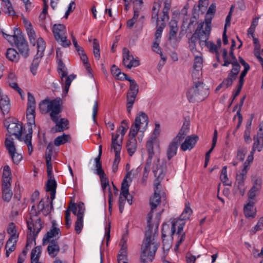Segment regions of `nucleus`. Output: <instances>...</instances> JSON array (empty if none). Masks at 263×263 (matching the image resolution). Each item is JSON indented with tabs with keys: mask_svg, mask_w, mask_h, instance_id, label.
I'll list each match as a JSON object with an SVG mask.
<instances>
[{
	"mask_svg": "<svg viewBox=\"0 0 263 263\" xmlns=\"http://www.w3.org/2000/svg\"><path fill=\"white\" fill-rule=\"evenodd\" d=\"M187 133L185 129H184V127L181 128L177 135L174 139L181 142L184 139Z\"/></svg>",
	"mask_w": 263,
	"mask_h": 263,
	"instance_id": "nucleus-55",
	"label": "nucleus"
},
{
	"mask_svg": "<svg viewBox=\"0 0 263 263\" xmlns=\"http://www.w3.org/2000/svg\"><path fill=\"white\" fill-rule=\"evenodd\" d=\"M123 141V136L119 139V132L117 131V133L115 135L114 133L111 134V149L121 151L122 148V144Z\"/></svg>",
	"mask_w": 263,
	"mask_h": 263,
	"instance_id": "nucleus-18",
	"label": "nucleus"
},
{
	"mask_svg": "<svg viewBox=\"0 0 263 263\" xmlns=\"http://www.w3.org/2000/svg\"><path fill=\"white\" fill-rule=\"evenodd\" d=\"M76 78V76L74 74H70L68 76L66 75L64 76V81H62L63 84H65V88L64 91L66 93H67L69 90V86L71 84V83L73 80H74Z\"/></svg>",
	"mask_w": 263,
	"mask_h": 263,
	"instance_id": "nucleus-40",
	"label": "nucleus"
},
{
	"mask_svg": "<svg viewBox=\"0 0 263 263\" xmlns=\"http://www.w3.org/2000/svg\"><path fill=\"white\" fill-rule=\"evenodd\" d=\"M128 81L130 83V86L129 90L127 93L137 96L139 92V86L138 84L134 79H131L130 80H128Z\"/></svg>",
	"mask_w": 263,
	"mask_h": 263,
	"instance_id": "nucleus-38",
	"label": "nucleus"
},
{
	"mask_svg": "<svg viewBox=\"0 0 263 263\" xmlns=\"http://www.w3.org/2000/svg\"><path fill=\"white\" fill-rule=\"evenodd\" d=\"M245 179L246 178L237 175L235 184L237 185L239 193L241 195H243L245 191L244 187V181Z\"/></svg>",
	"mask_w": 263,
	"mask_h": 263,
	"instance_id": "nucleus-35",
	"label": "nucleus"
},
{
	"mask_svg": "<svg viewBox=\"0 0 263 263\" xmlns=\"http://www.w3.org/2000/svg\"><path fill=\"white\" fill-rule=\"evenodd\" d=\"M127 149L129 155L132 156L137 148V140L135 137H130L126 144Z\"/></svg>",
	"mask_w": 263,
	"mask_h": 263,
	"instance_id": "nucleus-29",
	"label": "nucleus"
},
{
	"mask_svg": "<svg viewBox=\"0 0 263 263\" xmlns=\"http://www.w3.org/2000/svg\"><path fill=\"white\" fill-rule=\"evenodd\" d=\"M202 63L203 60L202 57L200 55H196L194 59L193 68L201 69L202 67Z\"/></svg>",
	"mask_w": 263,
	"mask_h": 263,
	"instance_id": "nucleus-52",
	"label": "nucleus"
},
{
	"mask_svg": "<svg viewBox=\"0 0 263 263\" xmlns=\"http://www.w3.org/2000/svg\"><path fill=\"white\" fill-rule=\"evenodd\" d=\"M146 149L148 154V157L147 160H149V162H152L153 155H154V149H153V140H149L146 142Z\"/></svg>",
	"mask_w": 263,
	"mask_h": 263,
	"instance_id": "nucleus-45",
	"label": "nucleus"
},
{
	"mask_svg": "<svg viewBox=\"0 0 263 263\" xmlns=\"http://www.w3.org/2000/svg\"><path fill=\"white\" fill-rule=\"evenodd\" d=\"M171 8V4L168 2H165L164 6L162 10L163 15L161 17V20L163 22L168 21L169 20L168 12Z\"/></svg>",
	"mask_w": 263,
	"mask_h": 263,
	"instance_id": "nucleus-43",
	"label": "nucleus"
},
{
	"mask_svg": "<svg viewBox=\"0 0 263 263\" xmlns=\"http://www.w3.org/2000/svg\"><path fill=\"white\" fill-rule=\"evenodd\" d=\"M0 108L4 115L8 114L10 109V100L7 96L0 95Z\"/></svg>",
	"mask_w": 263,
	"mask_h": 263,
	"instance_id": "nucleus-23",
	"label": "nucleus"
},
{
	"mask_svg": "<svg viewBox=\"0 0 263 263\" xmlns=\"http://www.w3.org/2000/svg\"><path fill=\"white\" fill-rule=\"evenodd\" d=\"M5 55L6 58L11 61L17 62L19 60V54L16 50L13 48H10L8 49Z\"/></svg>",
	"mask_w": 263,
	"mask_h": 263,
	"instance_id": "nucleus-30",
	"label": "nucleus"
},
{
	"mask_svg": "<svg viewBox=\"0 0 263 263\" xmlns=\"http://www.w3.org/2000/svg\"><path fill=\"white\" fill-rule=\"evenodd\" d=\"M111 72L113 76L119 77L120 75L125 76V73L121 72L120 69L115 65H113L111 68Z\"/></svg>",
	"mask_w": 263,
	"mask_h": 263,
	"instance_id": "nucleus-57",
	"label": "nucleus"
},
{
	"mask_svg": "<svg viewBox=\"0 0 263 263\" xmlns=\"http://www.w3.org/2000/svg\"><path fill=\"white\" fill-rule=\"evenodd\" d=\"M196 24V18L194 16L191 18L190 23L187 27V30L189 32H192V31L194 30L195 25Z\"/></svg>",
	"mask_w": 263,
	"mask_h": 263,
	"instance_id": "nucleus-58",
	"label": "nucleus"
},
{
	"mask_svg": "<svg viewBox=\"0 0 263 263\" xmlns=\"http://www.w3.org/2000/svg\"><path fill=\"white\" fill-rule=\"evenodd\" d=\"M164 26V23H162L161 25L157 28L155 34L156 40H160L159 39L161 37V34Z\"/></svg>",
	"mask_w": 263,
	"mask_h": 263,
	"instance_id": "nucleus-62",
	"label": "nucleus"
},
{
	"mask_svg": "<svg viewBox=\"0 0 263 263\" xmlns=\"http://www.w3.org/2000/svg\"><path fill=\"white\" fill-rule=\"evenodd\" d=\"M5 144L13 162L15 164H18L22 160L23 156L21 154L16 152L15 146L12 140L8 138L6 139Z\"/></svg>",
	"mask_w": 263,
	"mask_h": 263,
	"instance_id": "nucleus-9",
	"label": "nucleus"
},
{
	"mask_svg": "<svg viewBox=\"0 0 263 263\" xmlns=\"http://www.w3.org/2000/svg\"><path fill=\"white\" fill-rule=\"evenodd\" d=\"M93 52L95 57L97 60H99L100 57V46L98 40L96 39H95L93 40Z\"/></svg>",
	"mask_w": 263,
	"mask_h": 263,
	"instance_id": "nucleus-47",
	"label": "nucleus"
},
{
	"mask_svg": "<svg viewBox=\"0 0 263 263\" xmlns=\"http://www.w3.org/2000/svg\"><path fill=\"white\" fill-rule=\"evenodd\" d=\"M53 145L49 143L47 147L46 152V162L47 168H52L51 164V157L53 153Z\"/></svg>",
	"mask_w": 263,
	"mask_h": 263,
	"instance_id": "nucleus-27",
	"label": "nucleus"
},
{
	"mask_svg": "<svg viewBox=\"0 0 263 263\" xmlns=\"http://www.w3.org/2000/svg\"><path fill=\"white\" fill-rule=\"evenodd\" d=\"M160 159L159 158H156V161L154 162V165L152 167L153 172L155 177L156 178L154 180V194L153 197L150 198L149 204L151 208V211L147 214V223L148 227H153L151 224V220L153 217V213L157 206L161 202V186L160 183L163 179L164 174V168L159 165Z\"/></svg>",
	"mask_w": 263,
	"mask_h": 263,
	"instance_id": "nucleus-1",
	"label": "nucleus"
},
{
	"mask_svg": "<svg viewBox=\"0 0 263 263\" xmlns=\"http://www.w3.org/2000/svg\"><path fill=\"white\" fill-rule=\"evenodd\" d=\"M263 227V217H260L258 220L257 224L251 229L250 233L252 235L255 234L257 231L261 230Z\"/></svg>",
	"mask_w": 263,
	"mask_h": 263,
	"instance_id": "nucleus-50",
	"label": "nucleus"
},
{
	"mask_svg": "<svg viewBox=\"0 0 263 263\" xmlns=\"http://www.w3.org/2000/svg\"><path fill=\"white\" fill-rule=\"evenodd\" d=\"M194 83L193 86L187 92V99L192 103L202 101L209 96V89L201 82H194Z\"/></svg>",
	"mask_w": 263,
	"mask_h": 263,
	"instance_id": "nucleus-4",
	"label": "nucleus"
},
{
	"mask_svg": "<svg viewBox=\"0 0 263 263\" xmlns=\"http://www.w3.org/2000/svg\"><path fill=\"white\" fill-rule=\"evenodd\" d=\"M17 34L14 35V41L15 46L17 48L19 53L24 58H27L29 54V49L27 42L25 39L24 35L20 30H16Z\"/></svg>",
	"mask_w": 263,
	"mask_h": 263,
	"instance_id": "nucleus-7",
	"label": "nucleus"
},
{
	"mask_svg": "<svg viewBox=\"0 0 263 263\" xmlns=\"http://www.w3.org/2000/svg\"><path fill=\"white\" fill-rule=\"evenodd\" d=\"M229 54H230V57L231 59V60L233 62V63H232L233 68L232 69L235 70L237 69L236 73L238 74V73L240 71V66L239 64L238 63V62L237 61V59L234 54L233 49H230Z\"/></svg>",
	"mask_w": 263,
	"mask_h": 263,
	"instance_id": "nucleus-39",
	"label": "nucleus"
},
{
	"mask_svg": "<svg viewBox=\"0 0 263 263\" xmlns=\"http://www.w3.org/2000/svg\"><path fill=\"white\" fill-rule=\"evenodd\" d=\"M236 70L237 69L235 70H231L227 78L224 79L222 82L215 89V92H217L222 88H227L232 85L233 81L236 79L238 76V74L236 73Z\"/></svg>",
	"mask_w": 263,
	"mask_h": 263,
	"instance_id": "nucleus-13",
	"label": "nucleus"
},
{
	"mask_svg": "<svg viewBox=\"0 0 263 263\" xmlns=\"http://www.w3.org/2000/svg\"><path fill=\"white\" fill-rule=\"evenodd\" d=\"M50 244L47 247V251L49 254L52 257H55L60 251V247L58 242L52 240L50 241Z\"/></svg>",
	"mask_w": 263,
	"mask_h": 263,
	"instance_id": "nucleus-24",
	"label": "nucleus"
},
{
	"mask_svg": "<svg viewBox=\"0 0 263 263\" xmlns=\"http://www.w3.org/2000/svg\"><path fill=\"white\" fill-rule=\"evenodd\" d=\"M14 241L13 244L11 243L8 244L7 242L6 243L5 248L6 249V257H8L9 254L14 251L15 249V245L16 243L17 240L16 239H14Z\"/></svg>",
	"mask_w": 263,
	"mask_h": 263,
	"instance_id": "nucleus-53",
	"label": "nucleus"
},
{
	"mask_svg": "<svg viewBox=\"0 0 263 263\" xmlns=\"http://www.w3.org/2000/svg\"><path fill=\"white\" fill-rule=\"evenodd\" d=\"M128 173L126 174L122 182L121 193L119 199V206H121L122 205L124 206L126 199L130 205L132 203V201L127 199V196L129 194V186L127 181V178L128 177Z\"/></svg>",
	"mask_w": 263,
	"mask_h": 263,
	"instance_id": "nucleus-11",
	"label": "nucleus"
},
{
	"mask_svg": "<svg viewBox=\"0 0 263 263\" xmlns=\"http://www.w3.org/2000/svg\"><path fill=\"white\" fill-rule=\"evenodd\" d=\"M37 51L36 57L33 60L30 67V70L33 75L36 73L37 68L40 63L39 58L43 55V52L45 49V42L44 40L40 37L37 40Z\"/></svg>",
	"mask_w": 263,
	"mask_h": 263,
	"instance_id": "nucleus-8",
	"label": "nucleus"
},
{
	"mask_svg": "<svg viewBox=\"0 0 263 263\" xmlns=\"http://www.w3.org/2000/svg\"><path fill=\"white\" fill-rule=\"evenodd\" d=\"M61 233L59 228L57 227H53L49 232H48L46 235L43 238V245H45L46 243L50 242V239L52 238L55 237Z\"/></svg>",
	"mask_w": 263,
	"mask_h": 263,
	"instance_id": "nucleus-25",
	"label": "nucleus"
},
{
	"mask_svg": "<svg viewBox=\"0 0 263 263\" xmlns=\"http://www.w3.org/2000/svg\"><path fill=\"white\" fill-rule=\"evenodd\" d=\"M220 179L221 181L224 183V185L231 186V183H228L227 182L228 181V178L227 174V166H225L223 167L222 171H221V174L220 175Z\"/></svg>",
	"mask_w": 263,
	"mask_h": 263,
	"instance_id": "nucleus-49",
	"label": "nucleus"
},
{
	"mask_svg": "<svg viewBox=\"0 0 263 263\" xmlns=\"http://www.w3.org/2000/svg\"><path fill=\"white\" fill-rule=\"evenodd\" d=\"M102 145H100L99 146V155L95 159V161L96 163L95 167L96 168V174L98 175H102L105 173L102 168V163L101 161V156L102 155Z\"/></svg>",
	"mask_w": 263,
	"mask_h": 263,
	"instance_id": "nucleus-26",
	"label": "nucleus"
},
{
	"mask_svg": "<svg viewBox=\"0 0 263 263\" xmlns=\"http://www.w3.org/2000/svg\"><path fill=\"white\" fill-rule=\"evenodd\" d=\"M123 63L124 66L128 69H130L132 67H137L140 64L138 59H134L133 55L130 54L129 50L126 48L123 49Z\"/></svg>",
	"mask_w": 263,
	"mask_h": 263,
	"instance_id": "nucleus-10",
	"label": "nucleus"
},
{
	"mask_svg": "<svg viewBox=\"0 0 263 263\" xmlns=\"http://www.w3.org/2000/svg\"><path fill=\"white\" fill-rule=\"evenodd\" d=\"M27 227L30 231V234L28 236L26 249L28 247H30L33 241L35 243V237L42 229V223L41 220L39 218L35 222H33L32 218L30 217L29 220L27 221Z\"/></svg>",
	"mask_w": 263,
	"mask_h": 263,
	"instance_id": "nucleus-6",
	"label": "nucleus"
},
{
	"mask_svg": "<svg viewBox=\"0 0 263 263\" xmlns=\"http://www.w3.org/2000/svg\"><path fill=\"white\" fill-rule=\"evenodd\" d=\"M29 28H27L26 31L27 32L29 38L30 42L32 45L34 46L36 43V34L35 31L32 27V25L29 24ZM37 43V41H36Z\"/></svg>",
	"mask_w": 263,
	"mask_h": 263,
	"instance_id": "nucleus-41",
	"label": "nucleus"
},
{
	"mask_svg": "<svg viewBox=\"0 0 263 263\" xmlns=\"http://www.w3.org/2000/svg\"><path fill=\"white\" fill-rule=\"evenodd\" d=\"M60 117V115L58 116L57 121L56 122H53L56 124L55 126L51 129V130L53 133L63 132L64 130L68 128L69 122L68 120L65 118H61L60 120L59 121V119Z\"/></svg>",
	"mask_w": 263,
	"mask_h": 263,
	"instance_id": "nucleus-15",
	"label": "nucleus"
},
{
	"mask_svg": "<svg viewBox=\"0 0 263 263\" xmlns=\"http://www.w3.org/2000/svg\"><path fill=\"white\" fill-rule=\"evenodd\" d=\"M254 203L250 201L244 207V214L246 217H255L256 215L255 210H253Z\"/></svg>",
	"mask_w": 263,
	"mask_h": 263,
	"instance_id": "nucleus-28",
	"label": "nucleus"
},
{
	"mask_svg": "<svg viewBox=\"0 0 263 263\" xmlns=\"http://www.w3.org/2000/svg\"><path fill=\"white\" fill-rule=\"evenodd\" d=\"M39 109L42 114L50 112L51 120L56 122L57 117L60 115L62 111V101L60 98L53 100L46 98L39 104Z\"/></svg>",
	"mask_w": 263,
	"mask_h": 263,
	"instance_id": "nucleus-3",
	"label": "nucleus"
},
{
	"mask_svg": "<svg viewBox=\"0 0 263 263\" xmlns=\"http://www.w3.org/2000/svg\"><path fill=\"white\" fill-rule=\"evenodd\" d=\"M70 139V137L69 135L63 134L62 136H58L55 139L54 141V145L57 146H59L68 142Z\"/></svg>",
	"mask_w": 263,
	"mask_h": 263,
	"instance_id": "nucleus-37",
	"label": "nucleus"
},
{
	"mask_svg": "<svg viewBox=\"0 0 263 263\" xmlns=\"http://www.w3.org/2000/svg\"><path fill=\"white\" fill-rule=\"evenodd\" d=\"M59 73L61 74V81H64V76L67 75V72L66 71V67L64 63L61 60H60L58 62V68Z\"/></svg>",
	"mask_w": 263,
	"mask_h": 263,
	"instance_id": "nucleus-44",
	"label": "nucleus"
},
{
	"mask_svg": "<svg viewBox=\"0 0 263 263\" xmlns=\"http://www.w3.org/2000/svg\"><path fill=\"white\" fill-rule=\"evenodd\" d=\"M3 3V6L4 8V12L10 15H14L15 14V11H14L12 4L10 2V0H1Z\"/></svg>",
	"mask_w": 263,
	"mask_h": 263,
	"instance_id": "nucleus-32",
	"label": "nucleus"
},
{
	"mask_svg": "<svg viewBox=\"0 0 263 263\" xmlns=\"http://www.w3.org/2000/svg\"><path fill=\"white\" fill-rule=\"evenodd\" d=\"M48 180L46 184V191L50 192L56 191L57 182L54 179V176L52 174V168H47Z\"/></svg>",
	"mask_w": 263,
	"mask_h": 263,
	"instance_id": "nucleus-16",
	"label": "nucleus"
},
{
	"mask_svg": "<svg viewBox=\"0 0 263 263\" xmlns=\"http://www.w3.org/2000/svg\"><path fill=\"white\" fill-rule=\"evenodd\" d=\"M137 96L132 95L130 94L127 93L126 100V109L128 115L131 114V110L133 106V104L135 101V99Z\"/></svg>",
	"mask_w": 263,
	"mask_h": 263,
	"instance_id": "nucleus-36",
	"label": "nucleus"
},
{
	"mask_svg": "<svg viewBox=\"0 0 263 263\" xmlns=\"http://www.w3.org/2000/svg\"><path fill=\"white\" fill-rule=\"evenodd\" d=\"M83 227V217L81 216L77 217L75 222L74 230L76 233L79 234L81 233Z\"/></svg>",
	"mask_w": 263,
	"mask_h": 263,
	"instance_id": "nucleus-46",
	"label": "nucleus"
},
{
	"mask_svg": "<svg viewBox=\"0 0 263 263\" xmlns=\"http://www.w3.org/2000/svg\"><path fill=\"white\" fill-rule=\"evenodd\" d=\"M192 212L193 211L190 208V203L189 202L186 203L185 204V208L182 213L180 216L179 220L181 221H183L189 219V217Z\"/></svg>",
	"mask_w": 263,
	"mask_h": 263,
	"instance_id": "nucleus-34",
	"label": "nucleus"
},
{
	"mask_svg": "<svg viewBox=\"0 0 263 263\" xmlns=\"http://www.w3.org/2000/svg\"><path fill=\"white\" fill-rule=\"evenodd\" d=\"M254 140L252 148L254 150L257 149L258 152H260L263 147V132L258 131L257 135L254 136Z\"/></svg>",
	"mask_w": 263,
	"mask_h": 263,
	"instance_id": "nucleus-22",
	"label": "nucleus"
},
{
	"mask_svg": "<svg viewBox=\"0 0 263 263\" xmlns=\"http://www.w3.org/2000/svg\"><path fill=\"white\" fill-rule=\"evenodd\" d=\"M260 189L259 183L257 185H253L250 190L248 193V197L249 199H254L256 196V193Z\"/></svg>",
	"mask_w": 263,
	"mask_h": 263,
	"instance_id": "nucleus-48",
	"label": "nucleus"
},
{
	"mask_svg": "<svg viewBox=\"0 0 263 263\" xmlns=\"http://www.w3.org/2000/svg\"><path fill=\"white\" fill-rule=\"evenodd\" d=\"M100 178L101 185L103 190H104L107 186H109L108 180L104 173L102 175H99Z\"/></svg>",
	"mask_w": 263,
	"mask_h": 263,
	"instance_id": "nucleus-61",
	"label": "nucleus"
},
{
	"mask_svg": "<svg viewBox=\"0 0 263 263\" xmlns=\"http://www.w3.org/2000/svg\"><path fill=\"white\" fill-rule=\"evenodd\" d=\"M152 162H149V160H147L144 169V173L143 175V180L145 181L148 176V172L150 170V166L151 165Z\"/></svg>",
	"mask_w": 263,
	"mask_h": 263,
	"instance_id": "nucleus-60",
	"label": "nucleus"
},
{
	"mask_svg": "<svg viewBox=\"0 0 263 263\" xmlns=\"http://www.w3.org/2000/svg\"><path fill=\"white\" fill-rule=\"evenodd\" d=\"M3 198L6 202H9L12 198L13 193L11 190V183L8 182L7 179L2 184Z\"/></svg>",
	"mask_w": 263,
	"mask_h": 263,
	"instance_id": "nucleus-19",
	"label": "nucleus"
},
{
	"mask_svg": "<svg viewBox=\"0 0 263 263\" xmlns=\"http://www.w3.org/2000/svg\"><path fill=\"white\" fill-rule=\"evenodd\" d=\"M152 228L153 227H148L147 226V230L145 233V238L141 246V263L146 262V257L149 258L151 261H152L159 247V243L155 241V235L158 232V226L155 229L153 236Z\"/></svg>",
	"mask_w": 263,
	"mask_h": 263,
	"instance_id": "nucleus-2",
	"label": "nucleus"
},
{
	"mask_svg": "<svg viewBox=\"0 0 263 263\" xmlns=\"http://www.w3.org/2000/svg\"><path fill=\"white\" fill-rule=\"evenodd\" d=\"M16 232V230L15 224L13 222L10 223L7 229V232L8 233V234L11 235V236L9 238V239L7 240V243H12V241L14 239H16L17 236L15 235Z\"/></svg>",
	"mask_w": 263,
	"mask_h": 263,
	"instance_id": "nucleus-31",
	"label": "nucleus"
},
{
	"mask_svg": "<svg viewBox=\"0 0 263 263\" xmlns=\"http://www.w3.org/2000/svg\"><path fill=\"white\" fill-rule=\"evenodd\" d=\"M199 138L198 136L195 135L187 136L185 141L181 145V149L183 151H186L187 149H191L195 146Z\"/></svg>",
	"mask_w": 263,
	"mask_h": 263,
	"instance_id": "nucleus-14",
	"label": "nucleus"
},
{
	"mask_svg": "<svg viewBox=\"0 0 263 263\" xmlns=\"http://www.w3.org/2000/svg\"><path fill=\"white\" fill-rule=\"evenodd\" d=\"M52 32L55 40H59L60 37L66 35V28L63 24H54L53 26Z\"/></svg>",
	"mask_w": 263,
	"mask_h": 263,
	"instance_id": "nucleus-21",
	"label": "nucleus"
},
{
	"mask_svg": "<svg viewBox=\"0 0 263 263\" xmlns=\"http://www.w3.org/2000/svg\"><path fill=\"white\" fill-rule=\"evenodd\" d=\"M204 46H207V47L209 48L210 51L212 52H215L216 53L218 52V47L213 42H207Z\"/></svg>",
	"mask_w": 263,
	"mask_h": 263,
	"instance_id": "nucleus-63",
	"label": "nucleus"
},
{
	"mask_svg": "<svg viewBox=\"0 0 263 263\" xmlns=\"http://www.w3.org/2000/svg\"><path fill=\"white\" fill-rule=\"evenodd\" d=\"M42 251L41 246H37L32 250L31 253V263H34L39 261V258L40 256Z\"/></svg>",
	"mask_w": 263,
	"mask_h": 263,
	"instance_id": "nucleus-33",
	"label": "nucleus"
},
{
	"mask_svg": "<svg viewBox=\"0 0 263 263\" xmlns=\"http://www.w3.org/2000/svg\"><path fill=\"white\" fill-rule=\"evenodd\" d=\"M203 26V24H199L195 33L190 39V47H192V50L194 49L197 41H199V45L201 47L204 46L207 42L211 31V28L209 26L208 22H206V25L204 30H201Z\"/></svg>",
	"mask_w": 263,
	"mask_h": 263,
	"instance_id": "nucleus-5",
	"label": "nucleus"
},
{
	"mask_svg": "<svg viewBox=\"0 0 263 263\" xmlns=\"http://www.w3.org/2000/svg\"><path fill=\"white\" fill-rule=\"evenodd\" d=\"M8 122L5 123V126L7 127L8 133L14 135L19 140H21L22 135V126L16 123L11 122L9 124Z\"/></svg>",
	"mask_w": 263,
	"mask_h": 263,
	"instance_id": "nucleus-12",
	"label": "nucleus"
},
{
	"mask_svg": "<svg viewBox=\"0 0 263 263\" xmlns=\"http://www.w3.org/2000/svg\"><path fill=\"white\" fill-rule=\"evenodd\" d=\"M79 55L80 56L81 60L83 61V64L88 73L91 74V68L90 67V65L89 63L88 58L86 54H85L84 50L82 53H79Z\"/></svg>",
	"mask_w": 263,
	"mask_h": 263,
	"instance_id": "nucleus-42",
	"label": "nucleus"
},
{
	"mask_svg": "<svg viewBox=\"0 0 263 263\" xmlns=\"http://www.w3.org/2000/svg\"><path fill=\"white\" fill-rule=\"evenodd\" d=\"M141 128H140L138 126H135V124H133L130 129V132L129 133V136L130 137H135L136 136L138 132L140 130Z\"/></svg>",
	"mask_w": 263,
	"mask_h": 263,
	"instance_id": "nucleus-59",
	"label": "nucleus"
},
{
	"mask_svg": "<svg viewBox=\"0 0 263 263\" xmlns=\"http://www.w3.org/2000/svg\"><path fill=\"white\" fill-rule=\"evenodd\" d=\"M173 139L172 141L168 144L166 151V155L168 160H171L177 154L178 145L180 142Z\"/></svg>",
	"mask_w": 263,
	"mask_h": 263,
	"instance_id": "nucleus-20",
	"label": "nucleus"
},
{
	"mask_svg": "<svg viewBox=\"0 0 263 263\" xmlns=\"http://www.w3.org/2000/svg\"><path fill=\"white\" fill-rule=\"evenodd\" d=\"M202 76L201 69H194L192 77L194 80H199Z\"/></svg>",
	"mask_w": 263,
	"mask_h": 263,
	"instance_id": "nucleus-64",
	"label": "nucleus"
},
{
	"mask_svg": "<svg viewBox=\"0 0 263 263\" xmlns=\"http://www.w3.org/2000/svg\"><path fill=\"white\" fill-rule=\"evenodd\" d=\"M148 123V118L144 112H141L137 116L135 119V126L142 128L144 130L146 129Z\"/></svg>",
	"mask_w": 263,
	"mask_h": 263,
	"instance_id": "nucleus-17",
	"label": "nucleus"
},
{
	"mask_svg": "<svg viewBox=\"0 0 263 263\" xmlns=\"http://www.w3.org/2000/svg\"><path fill=\"white\" fill-rule=\"evenodd\" d=\"M247 152V149L246 148H239L237 151V159L240 161H243Z\"/></svg>",
	"mask_w": 263,
	"mask_h": 263,
	"instance_id": "nucleus-54",
	"label": "nucleus"
},
{
	"mask_svg": "<svg viewBox=\"0 0 263 263\" xmlns=\"http://www.w3.org/2000/svg\"><path fill=\"white\" fill-rule=\"evenodd\" d=\"M56 41L63 47L66 48L71 45V42L69 40H67L66 35L60 37L59 40Z\"/></svg>",
	"mask_w": 263,
	"mask_h": 263,
	"instance_id": "nucleus-51",
	"label": "nucleus"
},
{
	"mask_svg": "<svg viewBox=\"0 0 263 263\" xmlns=\"http://www.w3.org/2000/svg\"><path fill=\"white\" fill-rule=\"evenodd\" d=\"M16 30H18L16 28H14L13 30L14 33L13 35H10L9 34H7L3 31H2L3 36L10 43H11L12 41H15L14 35L17 34Z\"/></svg>",
	"mask_w": 263,
	"mask_h": 263,
	"instance_id": "nucleus-56",
	"label": "nucleus"
}]
</instances>
